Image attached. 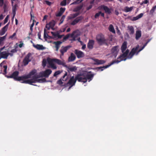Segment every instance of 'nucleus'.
Instances as JSON below:
<instances>
[{
  "instance_id": "62",
  "label": "nucleus",
  "mask_w": 156,
  "mask_h": 156,
  "mask_svg": "<svg viewBox=\"0 0 156 156\" xmlns=\"http://www.w3.org/2000/svg\"><path fill=\"white\" fill-rule=\"evenodd\" d=\"M37 36H38V38L39 39H40V40H42L41 37V33L40 32H39L38 33V34H37Z\"/></svg>"
},
{
  "instance_id": "56",
  "label": "nucleus",
  "mask_w": 156,
  "mask_h": 156,
  "mask_svg": "<svg viewBox=\"0 0 156 156\" xmlns=\"http://www.w3.org/2000/svg\"><path fill=\"white\" fill-rule=\"evenodd\" d=\"M45 2L47 5L49 6H50L51 4V2L48 1H45Z\"/></svg>"
},
{
  "instance_id": "44",
  "label": "nucleus",
  "mask_w": 156,
  "mask_h": 156,
  "mask_svg": "<svg viewBox=\"0 0 156 156\" xmlns=\"http://www.w3.org/2000/svg\"><path fill=\"white\" fill-rule=\"evenodd\" d=\"M61 73V72L59 70L56 71L54 73L53 76H56L57 75Z\"/></svg>"
},
{
  "instance_id": "1",
  "label": "nucleus",
  "mask_w": 156,
  "mask_h": 156,
  "mask_svg": "<svg viewBox=\"0 0 156 156\" xmlns=\"http://www.w3.org/2000/svg\"><path fill=\"white\" fill-rule=\"evenodd\" d=\"M129 52V50L127 49L125 52H123V54L120 55L119 57L117 58V60H115L113 61L110 64L106 66H101L100 67H97L96 69H101V71H103L104 69L107 68L111 66V65L113 64L114 63H118L121 61L124 60L125 61L126 58V57L127 55Z\"/></svg>"
},
{
  "instance_id": "29",
  "label": "nucleus",
  "mask_w": 156,
  "mask_h": 156,
  "mask_svg": "<svg viewBox=\"0 0 156 156\" xmlns=\"http://www.w3.org/2000/svg\"><path fill=\"white\" fill-rule=\"evenodd\" d=\"M9 26V23L7 24L5 26H4L2 29V34L1 35L4 34L5 32L7 31Z\"/></svg>"
},
{
  "instance_id": "47",
  "label": "nucleus",
  "mask_w": 156,
  "mask_h": 156,
  "mask_svg": "<svg viewBox=\"0 0 156 156\" xmlns=\"http://www.w3.org/2000/svg\"><path fill=\"white\" fill-rule=\"evenodd\" d=\"M101 11H99L98 12L96 13L94 16V17L95 18H98L100 15V14L101 13Z\"/></svg>"
},
{
  "instance_id": "30",
  "label": "nucleus",
  "mask_w": 156,
  "mask_h": 156,
  "mask_svg": "<svg viewBox=\"0 0 156 156\" xmlns=\"http://www.w3.org/2000/svg\"><path fill=\"white\" fill-rule=\"evenodd\" d=\"M36 73V71L35 70H34L31 71L27 75L28 78H31V76L34 75Z\"/></svg>"
},
{
  "instance_id": "23",
  "label": "nucleus",
  "mask_w": 156,
  "mask_h": 156,
  "mask_svg": "<svg viewBox=\"0 0 156 156\" xmlns=\"http://www.w3.org/2000/svg\"><path fill=\"white\" fill-rule=\"evenodd\" d=\"M33 46L37 49L38 50H43L44 49V48L43 47L42 45H40L39 44H37V45H35L34 43L33 44Z\"/></svg>"
},
{
  "instance_id": "3",
  "label": "nucleus",
  "mask_w": 156,
  "mask_h": 156,
  "mask_svg": "<svg viewBox=\"0 0 156 156\" xmlns=\"http://www.w3.org/2000/svg\"><path fill=\"white\" fill-rule=\"evenodd\" d=\"M48 62L51 67L55 69H57V67L54 64V62H55L58 65H62L64 67L66 65V63L64 61H62L57 58H49L48 59Z\"/></svg>"
},
{
  "instance_id": "39",
  "label": "nucleus",
  "mask_w": 156,
  "mask_h": 156,
  "mask_svg": "<svg viewBox=\"0 0 156 156\" xmlns=\"http://www.w3.org/2000/svg\"><path fill=\"white\" fill-rule=\"evenodd\" d=\"M65 18V15H63L61 19L60 20V23H59V25H60L62 23L64 20V19Z\"/></svg>"
},
{
  "instance_id": "22",
  "label": "nucleus",
  "mask_w": 156,
  "mask_h": 156,
  "mask_svg": "<svg viewBox=\"0 0 156 156\" xmlns=\"http://www.w3.org/2000/svg\"><path fill=\"white\" fill-rule=\"evenodd\" d=\"M76 58L75 55L73 53H72L71 54L70 56L68 58V61L69 62H73L75 59Z\"/></svg>"
},
{
  "instance_id": "28",
  "label": "nucleus",
  "mask_w": 156,
  "mask_h": 156,
  "mask_svg": "<svg viewBox=\"0 0 156 156\" xmlns=\"http://www.w3.org/2000/svg\"><path fill=\"white\" fill-rule=\"evenodd\" d=\"M141 31L140 30H137L136 33L135 38L136 40H138L141 37Z\"/></svg>"
},
{
  "instance_id": "42",
  "label": "nucleus",
  "mask_w": 156,
  "mask_h": 156,
  "mask_svg": "<svg viewBox=\"0 0 156 156\" xmlns=\"http://www.w3.org/2000/svg\"><path fill=\"white\" fill-rule=\"evenodd\" d=\"M51 34L55 38H56L57 37L58 34V33H55L53 32H51Z\"/></svg>"
},
{
  "instance_id": "15",
  "label": "nucleus",
  "mask_w": 156,
  "mask_h": 156,
  "mask_svg": "<svg viewBox=\"0 0 156 156\" xmlns=\"http://www.w3.org/2000/svg\"><path fill=\"white\" fill-rule=\"evenodd\" d=\"M71 47V46L70 45H68L65 47L62 46L60 51L61 53V55L63 56L64 53L66 52Z\"/></svg>"
},
{
  "instance_id": "34",
  "label": "nucleus",
  "mask_w": 156,
  "mask_h": 156,
  "mask_svg": "<svg viewBox=\"0 0 156 156\" xmlns=\"http://www.w3.org/2000/svg\"><path fill=\"white\" fill-rule=\"evenodd\" d=\"M109 30L110 31L112 32V33H115V31L114 28V27L112 25L110 24L109 25Z\"/></svg>"
},
{
  "instance_id": "32",
  "label": "nucleus",
  "mask_w": 156,
  "mask_h": 156,
  "mask_svg": "<svg viewBox=\"0 0 156 156\" xmlns=\"http://www.w3.org/2000/svg\"><path fill=\"white\" fill-rule=\"evenodd\" d=\"M5 36L0 37V46H2L4 44L3 41L5 39Z\"/></svg>"
},
{
  "instance_id": "54",
  "label": "nucleus",
  "mask_w": 156,
  "mask_h": 156,
  "mask_svg": "<svg viewBox=\"0 0 156 156\" xmlns=\"http://www.w3.org/2000/svg\"><path fill=\"white\" fill-rule=\"evenodd\" d=\"M62 14V13L59 11L58 13L56 14V16L57 17H59L61 16Z\"/></svg>"
},
{
  "instance_id": "53",
  "label": "nucleus",
  "mask_w": 156,
  "mask_h": 156,
  "mask_svg": "<svg viewBox=\"0 0 156 156\" xmlns=\"http://www.w3.org/2000/svg\"><path fill=\"white\" fill-rule=\"evenodd\" d=\"M3 5H4V0H0V6L2 7Z\"/></svg>"
},
{
  "instance_id": "7",
  "label": "nucleus",
  "mask_w": 156,
  "mask_h": 156,
  "mask_svg": "<svg viewBox=\"0 0 156 156\" xmlns=\"http://www.w3.org/2000/svg\"><path fill=\"white\" fill-rule=\"evenodd\" d=\"M76 81V77L74 78V76H73L71 77L66 84L67 86H69V89L75 85Z\"/></svg>"
},
{
  "instance_id": "49",
  "label": "nucleus",
  "mask_w": 156,
  "mask_h": 156,
  "mask_svg": "<svg viewBox=\"0 0 156 156\" xmlns=\"http://www.w3.org/2000/svg\"><path fill=\"white\" fill-rule=\"evenodd\" d=\"M3 68L4 69V74H6L7 73V66L6 65H4L3 66Z\"/></svg>"
},
{
  "instance_id": "59",
  "label": "nucleus",
  "mask_w": 156,
  "mask_h": 156,
  "mask_svg": "<svg viewBox=\"0 0 156 156\" xmlns=\"http://www.w3.org/2000/svg\"><path fill=\"white\" fill-rule=\"evenodd\" d=\"M45 27L48 30H49L51 28V27L48 24H47L46 25Z\"/></svg>"
},
{
  "instance_id": "63",
  "label": "nucleus",
  "mask_w": 156,
  "mask_h": 156,
  "mask_svg": "<svg viewBox=\"0 0 156 156\" xmlns=\"http://www.w3.org/2000/svg\"><path fill=\"white\" fill-rule=\"evenodd\" d=\"M139 18H138L137 16L136 17H134L133 18V21H135L138 20Z\"/></svg>"
},
{
  "instance_id": "19",
  "label": "nucleus",
  "mask_w": 156,
  "mask_h": 156,
  "mask_svg": "<svg viewBox=\"0 0 156 156\" xmlns=\"http://www.w3.org/2000/svg\"><path fill=\"white\" fill-rule=\"evenodd\" d=\"M127 30L130 35H133L134 33V28L132 26H128L127 27Z\"/></svg>"
},
{
  "instance_id": "50",
  "label": "nucleus",
  "mask_w": 156,
  "mask_h": 156,
  "mask_svg": "<svg viewBox=\"0 0 156 156\" xmlns=\"http://www.w3.org/2000/svg\"><path fill=\"white\" fill-rule=\"evenodd\" d=\"M46 61L44 59L42 61V65L44 66H45L46 65Z\"/></svg>"
},
{
  "instance_id": "10",
  "label": "nucleus",
  "mask_w": 156,
  "mask_h": 156,
  "mask_svg": "<svg viewBox=\"0 0 156 156\" xmlns=\"http://www.w3.org/2000/svg\"><path fill=\"white\" fill-rule=\"evenodd\" d=\"M31 55V54L30 53H28L23 59V62L24 66L27 65L29 62L31 61V60L30 59Z\"/></svg>"
},
{
  "instance_id": "61",
  "label": "nucleus",
  "mask_w": 156,
  "mask_h": 156,
  "mask_svg": "<svg viewBox=\"0 0 156 156\" xmlns=\"http://www.w3.org/2000/svg\"><path fill=\"white\" fill-rule=\"evenodd\" d=\"M92 7V5H90L89 6L87 7V10H88L90 9Z\"/></svg>"
},
{
  "instance_id": "27",
  "label": "nucleus",
  "mask_w": 156,
  "mask_h": 156,
  "mask_svg": "<svg viewBox=\"0 0 156 156\" xmlns=\"http://www.w3.org/2000/svg\"><path fill=\"white\" fill-rule=\"evenodd\" d=\"M79 15V13L77 12L74 14H71L68 17V19L69 20H71L74 19Z\"/></svg>"
},
{
  "instance_id": "21",
  "label": "nucleus",
  "mask_w": 156,
  "mask_h": 156,
  "mask_svg": "<svg viewBox=\"0 0 156 156\" xmlns=\"http://www.w3.org/2000/svg\"><path fill=\"white\" fill-rule=\"evenodd\" d=\"M84 76L87 80H89V81L91 80L94 77V75L93 74H89L88 73L86 74L84 73Z\"/></svg>"
},
{
  "instance_id": "57",
  "label": "nucleus",
  "mask_w": 156,
  "mask_h": 156,
  "mask_svg": "<svg viewBox=\"0 0 156 156\" xmlns=\"http://www.w3.org/2000/svg\"><path fill=\"white\" fill-rule=\"evenodd\" d=\"M16 33H14L12 35L10 36L9 37V38L12 39L14 37H15L16 35Z\"/></svg>"
},
{
  "instance_id": "17",
  "label": "nucleus",
  "mask_w": 156,
  "mask_h": 156,
  "mask_svg": "<svg viewBox=\"0 0 156 156\" xmlns=\"http://www.w3.org/2000/svg\"><path fill=\"white\" fill-rule=\"evenodd\" d=\"M94 41L93 40H89L87 44V47L90 50L94 48Z\"/></svg>"
},
{
  "instance_id": "26",
  "label": "nucleus",
  "mask_w": 156,
  "mask_h": 156,
  "mask_svg": "<svg viewBox=\"0 0 156 156\" xmlns=\"http://www.w3.org/2000/svg\"><path fill=\"white\" fill-rule=\"evenodd\" d=\"M127 48V42L126 41H124L123 43L122 46L121 47V50L122 52L123 53L124 52Z\"/></svg>"
},
{
  "instance_id": "36",
  "label": "nucleus",
  "mask_w": 156,
  "mask_h": 156,
  "mask_svg": "<svg viewBox=\"0 0 156 156\" xmlns=\"http://www.w3.org/2000/svg\"><path fill=\"white\" fill-rule=\"evenodd\" d=\"M48 24L50 26L51 28H53L55 25V22L54 20H52Z\"/></svg>"
},
{
  "instance_id": "58",
  "label": "nucleus",
  "mask_w": 156,
  "mask_h": 156,
  "mask_svg": "<svg viewBox=\"0 0 156 156\" xmlns=\"http://www.w3.org/2000/svg\"><path fill=\"white\" fill-rule=\"evenodd\" d=\"M143 15V13H141L139 15H137L138 18L139 19L142 17Z\"/></svg>"
},
{
  "instance_id": "64",
  "label": "nucleus",
  "mask_w": 156,
  "mask_h": 156,
  "mask_svg": "<svg viewBox=\"0 0 156 156\" xmlns=\"http://www.w3.org/2000/svg\"><path fill=\"white\" fill-rule=\"evenodd\" d=\"M115 13L116 15L118 16L119 15V12L117 10H115Z\"/></svg>"
},
{
  "instance_id": "12",
  "label": "nucleus",
  "mask_w": 156,
  "mask_h": 156,
  "mask_svg": "<svg viewBox=\"0 0 156 156\" xmlns=\"http://www.w3.org/2000/svg\"><path fill=\"white\" fill-rule=\"evenodd\" d=\"M65 67L68 69V71L69 72H76L77 69V67L76 66H71L66 65Z\"/></svg>"
},
{
  "instance_id": "46",
  "label": "nucleus",
  "mask_w": 156,
  "mask_h": 156,
  "mask_svg": "<svg viewBox=\"0 0 156 156\" xmlns=\"http://www.w3.org/2000/svg\"><path fill=\"white\" fill-rule=\"evenodd\" d=\"M83 0H76L73 3V4H79Z\"/></svg>"
},
{
  "instance_id": "45",
  "label": "nucleus",
  "mask_w": 156,
  "mask_h": 156,
  "mask_svg": "<svg viewBox=\"0 0 156 156\" xmlns=\"http://www.w3.org/2000/svg\"><path fill=\"white\" fill-rule=\"evenodd\" d=\"M9 18V16L7 15L4 20V23H3L4 24H5L6 23H7V22Z\"/></svg>"
},
{
  "instance_id": "11",
  "label": "nucleus",
  "mask_w": 156,
  "mask_h": 156,
  "mask_svg": "<svg viewBox=\"0 0 156 156\" xmlns=\"http://www.w3.org/2000/svg\"><path fill=\"white\" fill-rule=\"evenodd\" d=\"M52 71L50 69H47L45 71L42 72L40 73L41 76L42 77H44L46 78H48L49 75L51 74Z\"/></svg>"
},
{
  "instance_id": "9",
  "label": "nucleus",
  "mask_w": 156,
  "mask_h": 156,
  "mask_svg": "<svg viewBox=\"0 0 156 156\" xmlns=\"http://www.w3.org/2000/svg\"><path fill=\"white\" fill-rule=\"evenodd\" d=\"M9 55L12 56L13 55V54L12 53H10L7 52V50L5 51L0 52V57L1 58H2L4 59H7Z\"/></svg>"
},
{
  "instance_id": "4",
  "label": "nucleus",
  "mask_w": 156,
  "mask_h": 156,
  "mask_svg": "<svg viewBox=\"0 0 156 156\" xmlns=\"http://www.w3.org/2000/svg\"><path fill=\"white\" fill-rule=\"evenodd\" d=\"M96 39L98 43L100 45L108 44V40L105 39L104 36L101 34H99L96 36Z\"/></svg>"
},
{
  "instance_id": "55",
  "label": "nucleus",
  "mask_w": 156,
  "mask_h": 156,
  "mask_svg": "<svg viewBox=\"0 0 156 156\" xmlns=\"http://www.w3.org/2000/svg\"><path fill=\"white\" fill-rule=\"evenodd\" d=\"M70 36V34H68L66 35L63 38L64 39L66 40V39H68Z\"/></svg>"
},
{
  "instance_id": "13",
  "label": "nucleus",
  "mask_w": 156,
  "mask_h": 156,
  "mask_svg": "<svg viewBox=\"0 0 156 156\" xmlns=\"http://www.w3.org/2000/svg\"><path fill=\"white\" fill-rule=\"evenodd\" d=\"M19 72L18 71H15L10 76H8L6 75L5 76L8 78H13L15 80H16L17 78H18V76L19 75Z\"/></svg>"
},
{
  "instance_id": "8",
  "label": "nucleus",
  "mask_w": 156,
  "mask_h": 156,
  "mask_svg": "<svg viewBox=\"0 0 156 156\" xmlns=\"http://www.w3.org/2000/svg\"><path fill=\"white\" fill-rule=\"evenodd\" d=\"M119 49V46L117 45L114 46L111 49V54L114 56L115 58H116L118 54Z\"/></svg>"
},
{
  "instance_id": "31",
  "label": "nucleus",
  "mask_w": 156,
  "mask_h": 156,
  "mask_svg": "<svg viewBox=\"0 0 156 156\" xmlns=\"http://www.w3.org/2000/svg\"><path fill=\"white\" fill-rule=\"evenodd\" d=\"M61 79H62L63 81H66L67 80L68 78L67 72H66L64 75L62 76V77Z\"/></svg>"
},
{
  "instance_id": "14",
  "label": "nucleus",
  "mask_w": 156,
  "mask_h": 156,
  "mask_svg": "<svg viewBox=\"0 0 156 156\" xmlns=\"http://www.w3.org/2000/svg\"><path fill=\"white\" fill-rule=\"evenodd\" d=\"M74 53L78 58L83 57L84 55L83 52L77 49L75 50Z\"/></svg>"
},
{
  "instance_id": "2",
  "label": "nucleus",
  "mask_w": 156,
  "mask_h": 156,
  "mask_svg": "<svg viewBox=\"0 0 156 156\" xmlns=\"http://www.w3.org/2000/svg\"><path fill=\"white\" fill-rule=\"evenodd\" d=\"M150 40L151 39H149L148 40L147 42L143 46L138 50V49L139 48V45H137L136 48H132L129 55L127 56V58L129 59L132 58L135 54H136V55H137L138 54V53L144 48Z\"/></svg>"
},
{
  "instance_id": "40",
  "label": "nucleus",
  "mask_w": 156,
  "mask_h": 156,
  "mask_svg": "<svg viewBox=\"0 0 156 156\" xmlns=\"http://www.w3.org/2000/svg\"><path fill=\"white\" fill-rule=\"evenodd\" d=\"M66 0H63L60 4L61 6H65L66 4Z\"/></svg>"
},
{
  "instance_id": "37",
  "label": "nucleus",
  "mask_w": 156,
  "mask_h": 156,
  "mask_svg": "<svg viewBox=\"0 0 156 156\" xmlns=\"http://www.w3.org/2000/svg\"><path fill=\"white\" fill-rule=\"evenodd\" d=\"M17 5L15 4L14 6H13L12 8V13L16 14V10Z\"/></svg>"
},
{
  "instance_id": "5",
  "label": "nucleus",
  "mask_w": 156,
  "mask_h": 156,
  "mask_svg": "<svg viewBox=\"0 0 156 156\" xmlns=\"http://www.w3.org/2000/svg\"><path fill=\"white\" fill-rule=\"evenodd\" d=\"M46 80L45 78H42L41 79H36L33 76L32 79L30 80H27L21 82L22 83H27L31 85L36 86V85H34L32 83H35L37 82L42 83L44 82Z\"/></svg>"
},
{
  "instance_id": "38",
  "label": "nucleus",
  "mask_w": 156,
  "mask_h": 156,
  "mask_svg": "<svg viewBox=\"0 0 156 156\" xmlns=\"http://www.w3.org/2000/svg\"><path fill=\"white\" fill-rule=\"evenodd\" d=\"M3 5L4 12H5L8 11V9L6 4L5 3Z\"/></svg>"
},
{
  "instance_id": "20",
  "label": "nucleus",
  "mask_w": 156,
  "mask_h": 156,
  "mask_svg": "<svg viewBox=\"0 0 156 156\" xmlns=\"http://www.w3.org/2000/svg\"><path fill=\"white\" fill-rule=\"evenodd\" d=\"M28 79L27 75H23L22 76H18L16 80L20 81H23L22 82L25 81V80Z\"/></svg>"
},
{
  "instance_id": "48",
  "label": "nucleus",
  "mask_w": 156,
  "mask_h": 156,
  "mask_svg": "<svg viewBox=\"0 0 156 156\" xmlns=\"http://www.w3.org/2000/svg\"><path fill=\"white\" fill-rule=\"evenodd\" d=\"M65 8L61 7L60 9L59 12L63 14L65 12Z\"/></svg>"
},
{
  "instance_id": "51",
  "label": "nucleus",
  "mask_w": 156,
  "mask_h": 156,
  "mask_svg": "<svg viewBox=\"0 0 156 156\" xmlns=\"http://www.w3.org/2000/svg\"><path fill=\"white\" fill-rule=\"evenodd\" d=\"M156 9V5L153 6L150 10L151 12H154L155 10Z\"/></svg>"
},
{
  "instance_id": "6",
  "label": "nucleus",
  "mask_w": 156,
  "mask_h": 156,
  "mask_svg": "<svg viewBox=\"0 0 156 156\" xmlns=\"http://www.w3.org/2000/svg\"><path fill=\"white\" fill-rule=\"evenodd\" d=\"M75 77L76 81L77 80L78 82L84 83L87 82V80L84 76V73H83L77 74L75 76Z\"/></svg>"
},
{
  "instance_id": "24",
  "label": "nucleus",
  "mask_w": 156,
  "mask_h": 156,
  "mask_svg": "<svg viewBox=\"0 0 156 156\" xmlns=\"http://www.w3.org/2000/svg\"><path fill=\"white\" fill-rule=\"evenodd\" d=\"M62 43L61 41H55L53 42V44L55 45V48H56V51H58L60 44Z\"/></svg>"
},
{
  "instance_id": "18",
  "label": "nucleus",
  "mask_w": 156,
  "mask_h": 156,
  "mask_svg": "<svg viewBox=\"0 0 156 156\" xmlns=\"http://www.w3.org/2000/svg\"><path fill=\"white\" fill-rule=\"evenodd\" d=\"M92 60L94 61V65H99L100 64H103L105 63V61L104 60H99L96 58H92Z\"/></svg>"
},
{
  "instance_id": "60",
  "label": "nucleus",
  "mask_w": 156,
  "mask_h": 156,
  "mask_svg": "<svg viewBox=\"0 0 156 156\" xmlns=\"http://www.w3.org/2000/svg\"><path fill=\"white\" fill-rule=\"evenodd\" d=\"M125 37H126L127 39H129L130 38V37L129 36V34L128 33H126L125 34Z\"/></svg>"
},
{
  "instance_id": "25",
  "label": "nucleus",
  "mask_w": 156,
  "mask_h": 156,
  "mask_svg": "<svg viewBox=\"0 0 156 156\" xmlns=\"http://www.w3.org/2000/svg\"><path fill=\"white\" fill-rule=\"evenodd\" d=\"M101 8L103 9L105 12L110 14L111 13L110 9L107 6L104 5L101 6Z\"/></svg>"
},
{
  "instance_id": "16",
  "label": "nucleus",
  "mask_w": 156,
  "mask_h": 156,
  "mask_svg": "<svg viewBox=\"0 0 156 156\" xmlns=\"http://www.w3.org/2000/svg\"><path fill=\"white\" fill-rule=\"evenodd\" d=\"M83 18L82 16H80L76 17L75 20L73 21L71 23V24L72 25H74L78 23Z\"/></svg>"
},
{
  "instance_id": "33",
  "label": "nucleus",
  "mask_w": 156,
  "mask_h": 156,
  "mask_svg": "<svg viewBox=\"0 0 156 156\" xmlns=\"http://www.w3.org/2000/svg\"><path fill=\"white\" fill-rule=\"evenodd\" d=\"M133 8V7H129L128 6H126L125 7L124 10V11L126 12H127L131 11Z\"/></svg>"
},
{
  "instance_id": "52",
  "label": "nucleus",
  "mask_w": 156,
  "mask_h": 156,
  "mask_svg": "<svg viewBox=\"0 0 156 156\" xmlns=\"http://www.w3.org/2000/svg\"><path fill=\"white\" fill-rule=\"evenodd\" d=\"M148 3H149V1L148 0H145L144 1H143L142 3L140 4L141 5H142L143 4H146Z\"/></svg>"
},
{
  "instance_id": "35",
  "label": "nucleus",
  "mask_w": 156,
  "mask_h": 156,
  "mask_svg": "<svg viewBox=\"0 0 156 156\" xmlns=\"http://www.w3.org/2000/svg\"><path fill=\"white\" fill-rule=\"evenodd\" d=\"M11 48L10 47H9L7 50V51L8 52L10 51V52H11L10 53H12L13 54V53L16 52L17 50L16 48L10 50Z\"/></svg>"
},
{
  "instance_id": "41",
  "label": "nucleus",
  "mask_w": 156,
  "mask_h": 156,
  "mask_svg": "<svg viewBox=\"0 0 156 156\" xmlns=\"http://www.w3.org/2000/svg\"><path fill=\"white\" fill-rule=\"evenodd\" d=\"M62 80L60 79L57 81V83L60 85L62 86V84L63 83V82H62Z\"/></svg>"
},
{
  "instance_id": "43",
  "label": "nucleus",
  "mask_w": 156,
  "mask_h": 156,
  "mask_svg": "<svg viewBox=\"0 0 156 156\" xmlns=\"http://www.w3.org/2000/svg\"><path fill=\"white\" fill-rule=\"evenodd\" d=\"M48 36V34L46 33L45 29H44V38L45 39H46L48 37L47 36Z\"/></svg>"
}]
</instances>
